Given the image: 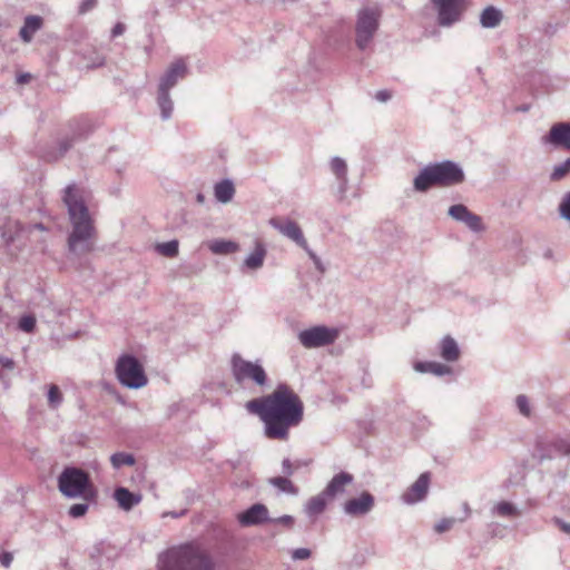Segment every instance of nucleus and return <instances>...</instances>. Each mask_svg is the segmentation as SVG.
I'll list each match as a JSON object with an SVG mask.
<instances>
[{"instance_id": "6", "label": "nucleus", "mask_w": 570, "mask_h": 570, "mask_svg": "<svg viewBox=\"0 0 570 570\" xmlns=\"http://www.w3.org/2000/svg\"><path fill=\"white\" fill-rule=\"evenodd\" d=\"M115 373L120 384L130 390L141 389L148 383L142 364L130 354L118 357Z\"/></svg>"}, {"instance_id": "36", "label": "nucleus", "mask_w": 570, "mask_h": 570, "mask_svg": "<svg viewBox=\"0 0 570 570\" xmlns=\"http://www.w3.org/2000/svg\"><path fill=\"white\" fill-rule=\"evenodd\" d=\"M62 394L56 384L49 385L48 404L51 409H57L62 403Z\"/></svg>"}, {"instance_id": "48", "label": "nucleus", "mask_w": 570, "mask_h": 570, "mask_svg": "<svg viewBox=\"0 0 570 570\" xmlns=\"http://www.w3.org/2000/svg\"><path fill=\"white\" fill-rule=\"evenodd\" d=\"M374 97L379 102H387L392 98V91L382 89L376 91Z\"/></svg>"}, {"instance_id": "55", "label": "nucleus", "mask_w": 570, "mask_h": 570, "mask_svg": "<svg viewBox=\"0 0 570 570\" xmlns=\"http://www.w3.org/2000/svg\"><path fill=\"white\" fill-rule=\"evenodd\" d=\"M0 364L2 367H6V368H13L14 366V362L9 358V357H0Z\"/></svg>"}, {"instance_id": "22", "label": "nucleus", "mask_w": 570, "mask_h": 570, "mask_svg": "<svg viewBox=\"0 0 570 570\" xmlns=\"http://www.w3.org/2000/svg\"><path fill=\"white\" fill-rule=\"evenodd\" d=\"M112 498L116 500L119 508L124 511H130L134 507L138 505L142 500V495L140 493L131 492L124 487L116 488Z\"/></svg>"}, {"instance_id": "38", "label": "nucleus", "mask_w": 570, "mask_h": 570, "mask_svg": "<svg viewBox=\"0 0 570 570\" xmlns=\"http://www.w3.org/2000/svg\"><path fill=\"white\" fill-rule=\"evenodd\" d=\"M83 59L87 61L86 67L88 68H97L105 63V57L96 51V49L91 50V53L87 57V55L82 53Z\"/></svg>"}, {"instance_id": "47", "label": "nucleus", "mask_w": 570, "mask_h": 570, "mask_svg": "<svg viewBox=\"0 0 570 570\" xmlns=\"http://www.w3.org/2000/svg\"><path fill=\"white\" fill-rule=\"evenodd\" d=\"M307 255L309 256V258L313 261L315 267L321 272L323 273L325 271V267L323 266V263L322 261L320 259V257L309 248V246L307 245V249H304Z\"/></svg>"}, {"instance_id": "5", "label": "nucleus", "mask_w": 570, "mask_h": 570, "mask_svg": "<svg viewBox=\"0 0 570 570\" xmlns=\"http://www.w3.org/2000/svg\"><path fill=\"white\" fill-rule=\"evenodd\" d=\"M570 455V433L539 436L533 445L531 456L538 463Z\"/></svg>"}, {"instance_id": "10", "label": "nucleus", "mask_w": 570, "mask_h": 570, "mask_svg": "<svg viewBox=\"0 0 570 570\" xmlns=\"http://www.w3.org/2000/svg\"><path fill=\"white\" fill-rule=\"evenodd\" d=\"M438 12V23L441 27H451L459 22L465 10L464 0H432Z\"/></svg>"}, {"instance_id": "53", "label": "nucleus", "mask_w": 570, "mask_h": 570, "mask_svg": "<svg viewBox=\"0 0 570 570\" xmlns=\"http://www.w3.org/2000/svg\"><path fill=\"white\" fill-rule=\"evenodd\" d=\"M553 522H554V524H556V525H558V527H559V529H560L561 531H563L564 533L570 534V523L564 522V521H563L562 519H560V518H554V519H553Z\"/></svg>"}, {"instance_id": "49", "label": "nucleus", "mask_w": 570, "mask_h": 570, "mask_svg": "<svg viewBox=\"0 0 570 570\" xmlns=\"http://www.w3.org/2000/svg\"><path fill=\"white\" fill-rule=\"evenodd\" d=\"M72 144H73V138L72 139H69V138L62 139L59 142V156H63L70 149Z\"/></svg>"}, {"instance_id": "60", "label": "nucleus", "mask_w": 570, "mask_h": 570, "mask_svg": "<svg viewBox=\"0 0 570 570\" xmlns=\"http://www.w3.org/2000/svg\"><path fill=\"white\" fill-rule=\"evenodd\" d=\"M517 110L525 112L529 110V106H521Z\"/></svg>"}, {"instance_id": "13", "label": "nucleus", "mask_w": 570, "mask_h": 570, "mask_svg": "<svg viewBox=\"0 0 570 570\" xmlns=\"http://www.w3.org/2000/svg\"><path fill=\"white\" fill-rule=\"evenodd\" d=\"M448 215L452 219L464 224L470 230L474 233H480L485 229L481 216L472 213L463 204L452 205L448 210Z\"/></svg>"}, {"instance_id": "20", "label": "nucleus", "mask_w": 570, "mask_h": 570, "mask_svg": "<svg viewBox=\"0 0 570 570\" xmlns=\"http://www.w3.org/2000/svg\"><path fill=\"white\" fill-rule=\"evenodd\" d=\"M432 186H438L436 174L430 163L423 167L413 179V188L419 193H426Z\"/></svg>"}, {"instance_id": "51", "label": "nucleus", "mask_w": 570, "mask_h": 570, "mask_svg": "<svg viewBox=\"0 0 570 570\" xmlns=\"http://www.w3.org/2000/svg\"><path fill=\"white\" fill-rule=\"evenodd\" d=\"M282 468H283V473L285 474V476L288 478L294 474V465L289 459L283 460Z\"/></svg>"}, {"instance_id": "56", "label": "nucleus", "mask_w": 570, "mask_h": 570, "mask_svg": "<svg viewBox=\"0 0 570 570\" xmlns=\"http://www.w3.org/2000/svg\"><path fill=\"white\" fill-rule=\"evenodd\" d=\"M187 512V510H180L178 512L176 511H171V512H166L163 514V517H171V518H175V519H178V518H181L183 515H185Z\"/></svg>"}, {"instance_id": "34", "label": "nucleus", "mask_w": 570, "mask_h": 570, "mask_svg": "<svg viewBox=\"0 0 570 570\" xmlns=\"http://www.w3.org/2000/svg\"><path fill=\"white\" fill-rule=\"evenodd\" d=\"M178 240L173 239L166 243H159L156 245V250L165 257H175L178 254Z\"/></svg>"}, {"instance_id": "35", "label": "nucleus", "mask_w": 570, "mask_h": 570, "mask_svg": "<svg viewBox=\"0 0 570 570\" xmlns=\"http://www.w3.org/2000/svg\"><path fill=\"white\" fill-rule=\"evenodd\" d=\"M570 173V158L556 165L550 174V179L558 181L563 179Z\"/></svg>"}, {"instance_id": "19", "label": "nucleus", "mask_w": 570, "mask_h": 570, "mask_svg": "<svg viewBox=\"0 0 570 570\" xmlns=\"http://www.w3.org/2000/svg\"><path fill=\"white\" fill-rule=\"evenodd\" d=\"M353 481L354 476L351 473L340 472L331 479L323 492L328 499H333L343 494L345 492V488L352 484Z\"/></svg>"}, {"instance_id": "15", "label": "nucleus", "mask_w": 570, "mask_h": 570, "mask_svg": "<svg viewBox=\"0 0 570 570\" xmlns=\"http://www.w3.org/2000/svg\"><path fill=\"white\" fill-rule=\"evenodd\" d=\"M373 508L374 497L364 491L360 497L347 500L343 505V511L351 517H362L371 512Z\"/></svg>"}, {"instance_id": "31", "label": "nucleus", "mask_w": 570, "mask_h": 570, "mask_svg": "<svg viewBox=\"0 0 570 570\" xmlns=\"http://www.w3.org/2000/svg\"><path fill=\"white\" fill-rule=\"evenodd\" d=\"M214 254L226 255L237 252L238 244L232 240H215L209 246Z\"/></svg>"}, {"instance_id": "32", "label": "nucleus", "mask_w": 570, "mask_h": 570, "mask_svg": "<svg viewBox=\"0 0 570 570\" xmlns=\"http://www.w3.org/2000/svg\"><path fill=\"white\" fill-rule=\"evenodd\" d=\"M493 512L500 517H508V518H514V517H519L521 514L520 511L518 510V508L508 501L499 502L493 508Z\"/></svg>"}, {"instance_id": "43", "label": "nucleus", "mask_w": 570, "mask_h": 570, "mask_svg": "<svg viewBox=\"0 0 570 570\" xmlns=\"http://www.w3.org/2000/svg\"><path fill=\"white\" fill-rule=\"evenodd\" d=\"M454 522L455 520L453 518L442 519L434 525V530L438 533H443L445 531H449L453 527Z\"/></svg>"}, {"instance_id": "27", "label": "nucleus", "mask_w": 570, "mask_h": 570, "mask_svg": "<svg viewBox=\"0 0 570 570\" xmlns=\"http://www.w3.org/2000/svg\"><path fill=\"white\" fill-rule=\"evenodd\" d=\"M441 357L446 362H455L460 357V348L455 340L451 336H445L441 341Z\"/></svg>"}, {"instance_id": "40", "label": "nucleus", "mask_w": 570, "mask_h": 570, "mask_svg": "<svg viewBox=\"0 0 570 570\" xmlns=\"http://www.w3.org/2000/svg\"><path fill=\"white\" fill-rule=\"evenodd\" d=\"M18 327L24 333H32L36 327V317L31 314L23 315L19 320Z\"/></svg>"}, {"instance_id": "29", "label": "nucleus", "mask_w": 570, "mask_h": 570, "mask_svg": "<svg viewBox=\"0 0 570 570\" xmlns=\"http://www.w3.org/2000/svg\"><path fill=\"white\" fill-rule=\"evenodd\" d=\"M265 256L266 249L263 244L258 243L255 250L245 258L244 265L252 271L259 269L264 264Z\"/></svg>"}, {"instance_id": "50", "label": "nucleus", "mask_w": 570, "mask_h": 570, "mask_svg": "<svg viewBox=\"0 0 570 570\" xmlns=\"http://www.w3.org/2000/svg\"><path fill=\"white\" fill-rule=\"evenodd\" d=\"M432 362H416L414 370L420 373H431Z\"/></svg>"}, {"instance_id": "46", "label": "nucleus", "mask_w": 570, "mask_h": 570, "mask_svg": "<svg viewBox=\"0 0 570 570\" xmlns=\"http://www.w3.org/2000/svg\"><path fill=\"white\" fill-rule=\"evenodd\" d=\"M269 522L277 523V524H283L285 527L291 528L294 524V518L292 515L284 514V515H282L279 518H274V519L269 518Z\"/></svg>"}, {"instance_id": "17", "label": "nucleus", "mask_w": 570, "mask_h": 570, "mask_svg": "<svg viewBox=\"0 0 570 570\" xmlns=\"http://www.w3.org/2000/svg\"><path fill=\"white\" fill-rule=\"evenodd\" d=\"M237 520L243 527H252L269 522L268 509L263 503H255L239 513Z\"/></svg>"}, {"instance_id": "57", "label": "nucleus", "mask_w": 570, "mask_h": 570, "mask_svg": "<svg viewBox=\"0 0 570 570\" xmlns=\"http://www.w3.org/2000/svg\"><path fill=\"white\" fill-rule=\"evenodd\" d=\"M30 78L31 76L29 73H21L20 76H18L17 81L19 83H27L30 80Z\"/></svg>"}, {"instance_id": "8", "label": "nucleus", "mask_w": 570, "mask_h": 570, "mask_svg": "<svg viewBox=\"0 0 570 570\" xmlns=\"http://www.w3.org/2000/svg\"><path fill=\"white\" fill-rule=\"evenodd\" d=\"M381 10L379 7H365L357 13L355 26V43L360 50H364L371 43L380 26Z\"/></svg>"}, {"instance_id": "18", "label": "nucleus", "mask_w": 570, "mask_h": 570, "mask_svg": "<svg viewBox=\"0 0 570 570\" xmlns=\"http://www.w3.org/2000/svg\"><path fill=\"white\" fill-rule=\"evenodd\" d=\"M430 484V474L422 473L417 480L410 487V489L402 495L403 502L407 504H413L419 501H422L429 489Z\"/></svg>"}, {"instance_id": "30", "label": "nucleus", "mask_w": 570, "mask_h": 570, "mask_svg": "<svg viewBox=\"0 0 570 570\" xmlns=\"http://www.w3.org/2000/svg\"><path fill=\"white\" fill-rule=\"evenodd\" d=\"M268 483L276 488L279 492L296 495L298 493L297 487L287 476H274L268 480Z\"/></svg>"}, {"instance_id": "11", "label": "nucleus", "mask_w": 570, "mask_h": 570, "mask_svg": "<svg viewBox=\"0 0 570 570\" xmlns=\"http://www.w3.org/2000/svg\"><path fill=\"white\" fill-rule=\"evenodd\" d=\"M431 164L436 174L439 187H452L465 180L462 167L455 161L443 160Z\"/></svg>"}, {"instance_id": "45", "label": "nucleus", "mask_w": 570, "mask_h": 570, "mask_svg": "<svg viewBox=\"0 0 570 570\" xmlns=\"http://www.w3.org/2000/svg\"><path fill=\"white\" fill-rule=\"evenodd\" d=\"M97 6V0H82L78 8L79 14H85L91 11Z\"/></svg>"}, {"instance_id": "58", "label": "nucleus", "mask_w": 570, "mask_h": 570, "mask_svg": "<svg viewBox=\"0 0 570 570\" xmlns=\"http://www.w3.org/2000/svg\"><path fill=\"white\" fill-rule=\"evenodd\" d=\"M32 229H37V230H46V227L43 226V224L41 223H37V224H33L31 226H29V232H31Z\"/></svg>"}, {"instance_id": "25", "label": "nucleus", "mask_w": 570, "mask_h": 570, "mask_svg": "<svg viewBox=\"0 0 570 570\" xmlns=\"http://www.w3.org/2000/svg\"><path fill=\"white\" fill-rule=\"evenodd\" d=\"M502 12L493 7H487L480 14V23L483 28L493 29L497 28L502 21Z\"/></svg>"}, {"instance_id": "41", "label": "nucleus", "mask_w": 570, "mask_h": 570, "mask_svg": "<svg viewBox=\"0 0 570 570\" xmlns=\"http://www.w3.org/2000/svg\"><path fill=\"white\" fill-rule=\"evenodd\" d=\"M88 509L89 504L87 501L82 503H75L69 508L68 514L73 519H78L83 517L88 512Z\"/></svg>"}, {"instance_id": "4", "label": "nucleus", "mask_w": 570, "mask_h": 570, "mask_svg": "<svg viewBox=\"0 0 570 570\" xmlns=\"http://www.w3.org/2000/svg\"><path fill=\"white\" fill-rule=\"evenodd\" d=\"M58 489L66 498H81L87 502L96 501L98 495L89 473L76 466L62 470L58 476Z\"/></svg>"}, {"instance_id": "23", "label": "nucleus", "mask_w": 570, "mask_h": 570, "mask_svg": "<svg viewBox=\"0 0 570 570\" xmlns=\"http://www.w3.org/2000/svg\"><path fill=\"white\" fill-rule=\"evenodd\" d=\"M43 19L40 16H28L24 19L23 26L20 29L19 36L23 42L29 43L35 33L41 29Z\"/></svg>"}, {"instance_id": "9", "label": "nucleus", "mask_w": 570, "mask_h": 570, "mask_svg": "<svg viewBox=\"0 0 570 570\" xmlns=\"http://www.w3.org/2000/svg\"><path fill=\"white\" fill-rule=\"evenodd\" d=\"M338 337V331L325 325H317L299 332L298 340L306 348L330 345Z\"/></svg>"}, {"instance_id": "28", "label": "nucleus", "mask_w": 570, "mask_h": 570, "mask_svg": "<svg viewBox=\"0 0 570 570\" xmlns=\"http://www.w3.org/2000/svg\"><path fill=\"white\" fill-rule=\"evenodd\" d=\"M326 494L322 491L320 494L312 497L305 504V513L311 517L315 518L324 512L326 508Z\"/></svg>"}, {"instance_id": "24", "label": "nucleus", "mask_w": 570, "mask_h": 570, "mask_svg": "<svg viewBox=\"0 0 570 570\" xmlns=\"http://www.w3.org/2000/svg\"><path fill=\"white\" fill-rule=\"evenodd\" d=\"M235 195V185L233 180L225 178L214 185V196L217 202L227 204L232 202Z\"/></svg>"}, {"instance_id": "52", "label": "nucleus", "mask_w": 570, "mask_h": 570, "mask_svg": "<svg viewBox=\"0 0 570 570\" xmlns=\"http://www.w3.org/2000/svg\"><path fill=\"white\" fill-rule=\"evenodd\" d=\"M12 560H13V556L11 552H2L0 554V563L4 567V568H9L12 563Z\"/></svg>"}, {"instance_id": "42", "label": "nucleus", "mask_w": 570, "mask_h": 570, "mask_svg": "<svg viewBox=\"0 0 570 570\" xmlns=\"http://www.w3.org/2000/svg\"><path fill=\"white\" fill-rule=\"evenodd\" d=\"M431 373L438 376L448 375L451 373V367L442 363L432 362Z\"/></svg>"}, {"instance_id": "3", "label": "nucleus", "mask_w": 570, "mask_h": 570, "mask_svg": "<svg viewBox=\"0 0 570 570\" xmlns=\"http://www.w3.org/2000/svg\"><path fill=\"white\" fill-rule=\"evenodd\" d=\"M214 554L198 543L173 547L159 556L158 570H217Z\"/></svg>"}, {"instance_id": "14", "label": "nucleus", "mask_w": 570, "mask_h": 570, "mask_svg": "<svg viewBox=\"0 0 570 570\" xmlns=\"http://www.w3.org/2000/svg\"><path fill=\"white\" fill-rule=\"evenodd\" d=\"M542 142L570 151V122L561 121L553 124L549 132L542 137Z\"/></svg>"}, {"instance_id": "16", "label": "nucleus", "mask_w": 570, "mask_h": 570, "mask_svg": "<svg viewBox=\"0 0 570 570\" xmlns=\"http://www.w3.org/2000/svg\"><path fill=\"white\" fill-rule=\"evenodd\" d=\"M188 72L187 66L183 59L174 61L160 77L158 88L169 90L174 88L180 79H184Z\"/></svg>"}, {"instance_id": "59", "label": "nucleus", "mask_w": 570, "mask_h": 570, "mask_svg": "<svg viewBox=\"0 0 570 570\" xmlns=\"http://www.w3.org/2000/svg\"><path fill=\"white\" fill-rule=\"evenodd\" d=\"M205 196L202 194V193H198L197 196H196V200L197 203L199 204H204L205 203Z\"/></svg>"}, {"instance_id": "44", "label": "nucleus", "mask_w": 570, "mask_h": 570, "mask_svg": "<svg viewBox=\"0 0 570 570\" xmlns=\"http://www.w3.org/2000/svg\"><path fill=\"white\" fill-rule=\"evenodd\" d=\"M312 552L307 548H297L291 552V557L294 561L306 560L311 557Z\"/></svg>"}, {"instance_id": "7", "label": "nucleus", "mask_w": 570, "mask_h": 570, "mask_svg": "<svg viewBox=\"0 0 570 570\" xmlns=\"http://www.w3.org/2000/svg\"><path fill=\"white\" fill-rule=\"evenodd\" d=\"M230 371L234 381L238 385L252 382L259 387H264L268 382L267 373L259 361H247L238 353L232 355Z\"/></svg>"}, {"instance_id": "1", "label": "nucleus", "mask_w": 570, "mask_h": 570, "mask_svg": "<svg viewBox=\"0 0 570 570\" xmlns=\"http://www.w3.org/2000/svg\"><path fill=\"white\" fill-rule=\"evenodd\" d=\"M245 409L261 419L269 440L287 441L289 430L298 426L304 417L303 401L286 384H278L268 395L249 400Z\"/></svg>"}, {"instance_id": "21", "label": "nucleus", "mask_w": 570, "mask_h": 570, "mask_svg": "<svg viewBox=\"0 0 570 570\" xmlns=\"http://www.w3.org/2000/svg\"><path fill=\"white\" fill-rule=\"evenodd\" d=\"M331 170L337 179V193L342 200L347 191L348 184L346 161L341 157H333L331 160Z\"/></svg>"}, {"instance_id": "26", "label": "nucleus", "mask_w": 570, "mask_h": 570, "mask_svg": "<svg viewBox=\"0 0 570 570\" xmlns=\"http://www.w3.org/2000/svg\"><path fill=\"white\" fill-rule=\"evenodd\" d=\"M157 105L160 109L161 119L168 120L171 117L174 110V102L170 98L169 90L158 88Z\"/></svg>"}, {"instance_id": "33", "label": "nucleus", "mask_w": 570, "mask_h": 570, "mask_svg": "<svg viewBox=\"0 0 570 570\" xmlns=\"http://www.w3.org/2000/svg\"><path fill=\"white\" fill-rule=\"evenodd\" d=\"M135 462V456L130 453L117 452L110 456V463L114 469H120L124 465L131 466Z\"/></svg>"}, {"instance_id": "54", "label": "nucleus", "mask_w": 570, "mask_h": 570, "mask_svg": "<svg viewBox=\"0 0 570 570\" xmlns=\"http://www.w3.org/2000/svg\"><path fill=\"white\" fill-rule=\"evenodd\" d=\"M125 30H126L125 24L121 22H118L114 26V28L111 30V37L112 38L119 37L125 32Z\"/></svg>"}, {"instance_id": "12", "label": "nucleus", "mask_w": 570, "mask_h": 570, "mask_svg": "<svg viewBox=\"0 0 570 570\" xmlns=\"http://www.w3.org/2000/svg\"><path fill=\"white\" fill-rule=\"evenodd\" d=\"M268 224L281 235L294 242L303 249H307V242L299 225L289 218L273 217Z\"/></svg>"}, {"instance_id": "39", "label": "nucleus", "mask_w": 570, "mask_h": 570, "mask_svg": "<svg viewBox=\"0 0 570 570\" xmlns=\"http://www.w3.org/2000/svg\"><path fill=\"white\" fill-rule=\"evenodd\" d=\"M558 212L561 218L570 223V190L562 196Z\"/></svg>"}, {"instance_id": "37", "label": "nucleus", "mask_w": 570, "mask_h": 570, "mask_svg": "<svg viewBox=\"0 0 570 570\" xmlns=\"http://www.w3.org/2000/svg\"><path fill=\"white\" fill-rule=\"evenodd\" d=\"M515 406L519 413L525 417H530L532 413L531 404L527 395L519 394L515 397Z\"/></svg>"}, {"instance_id": "2", "label": "nucleus", "mask_w": 570, "mask_h": 570, "mask_svg": "<svg viewBox=\"0 0 570 570\" xmlns=\"http://www.w3.org/2000/svg\"><path fill=\"white\" fill-rule=\"evenodd\" d=\"M62 200L71 225L67 239L68 250L72 256L81 257L95 249L96 239L95 222L86 204V190L69 184L63 189Z\"/></svg>"}]
</instances>
